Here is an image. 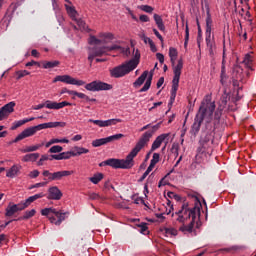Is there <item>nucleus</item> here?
<instances>
[{"label": "nucleus", "instance_id": "c03bdc74", "mask_svg": "<svg viewBox=\"0 0 256 256\" xmlns=\"http://www.w3.org/2000/svg\"><path fill=\"white\" fill-rule=\"evenodd\" d=\"M37 159H39V153L27 154L25 156V161H37Z\"/></svg>", "mask_w": 256, "mask_h": 256}, {"label": "nucleus", "instance_id": "f704fd0d", "mask_svg": "<svg viewBox=\"0 0 256 256\" xmlns=\"http://www.w3.org/2000/svg\"><path fill=\"white\" fill-rule=\"evenodd\" d=\"M154 21L160 31H165V24L163 23V18L160 15L154 14Z\"/></svg>", "mask_w": 256, "mask_h": 256}, {"label": "nucleus", "instance_id": "6ab92c4d", "mask_svg": "<svg viewBox=\"0 0 256 256\" xmlns=\"http://www.w3.org/2000/svg\"><path fill=\"white\" fill-rule=\"evenodd\" d=\"M15 111V102H9L0 109V121L7 119Z\"/></svg>", "mask_w": 256, "mask_h": 256}, {"label": "nucleus", "instance_id": "3c124183", "mask_svg": "<svg viewBox=\"0 0 256 256\" xmlns=\"http://www.w3.org/2000/svg\"><path fill=\"white\" fill-rule=\"evenodd\" d=\"M155 165H157V161H151L149 167L146 170V173H151L153 169H155Z\"/></svg>", "mask_w": 256, "mask_h": 256}, {"label": "nucleus", "instance_id": "774afa93", "mask_svg": "<svg viewBox=\"0 0 256 256\" xmlns=\"http://www.w3.org/2000/svg\"><path fill=\"white\" fill-rule=\"evenodd\" d=\"M14 205H16V209H17L18 212L19 211H24V209H25L22 202L19 203V204H14Z\"/></svg>", "mask_w": 256, "mask_h": 256}, {"label": "nucleus", "instance_id": "9b49d317", "mask_svg": "<svg viewBox=\"0 0 256 256\" xmlns=\"http://www.w3.org/2000/svg\"><path fill=\"white\" fill-rule=\"evenodd\" d=\"M115 39L113 33L110 32H102L98 34V38L95 36H91L89 39L90 45H102L105 43H111Z\"/></svg>", "mask_w": 256, "mask_h": 256}, {"label": "nucleus", "instance_id": "c756f323", "mask_svg": "<svg viewBox=\"0 0 256 256\" xmlns=\"http://www.w3.org/2000/svg\"><path fill=\"white\" fill-rule=\"evenodd\" d=\"M37 213V210L31 209L24 212L23 216L19 217L17 221H27L28 219H31V217H35V214Z\"/></svg>", "mask_w": 256, "mask_h": 256}, {"label": "nucleus", "instance_id": "423d86ee", "mask_svg": "<svg viewBox=\"0 0 256 256\" xmlns=\"http://www.w3.org/2000/svg\"><path fill=\"white\" fill-rule=\"evenodd\" d=\"M89 153V149L83 147H74L71 151L62 152L60 154H52L50 156L43 155L40 161H47L49 159H55V161H61L63 159H71V157H77Z\"/></svg>", "mask_w": 256, "mask_h": 256}, {"label": "nucleus", "instance_id": "37998d69", "mask_svg": "<svg viewBox=\"0 0 256 256\" xmlns=\"http://www.w3.org/2000/svg\"><path fill=\"white\" fill-rule=\"evenodd\" d=\"M43 143L42 144H36V145H33V146H28L26 147L25 151L27 153H31L33 151H39V149H41V147H43Z\"/></svg>", "mask_w": 256, "mask_h": 256}, {"label": "nucleus", "instance_id": "6e6552de", "mask_svg": "<svg viewBox=\"0 0 256 256\" xmlns=\"http://www.w3.org/2000/svg\"><path fill=\"white\" fill-rule=\"evenodd\" d=\"M131 71H135V64H132L128 61L109 70L110 76L114 79H120V77H125V75H129Z\"/></svg>", "mask_w": 256, "mask_h": 256}, {"label": "nucleus", "instance_id": "e2e57ef3", "mask_svg": "<svg viewBox=\"0 0 256 256\" xmlns=\"http://www.w3.org/2000/svg\"><path fill=\"white\" fill-rule=\"evenodd\" d=\"M31 55H32V57H36L37 59H39V57L41 56V54H39V51H37L35 49H33L31 51Z\"/></svg>", "mask_w": 256, "mask_h": 256}, {"label": "nucleus", "instance_id": "4be33fe9", "mask_svg": "<svg viewBox=\"0 0 256 256\" xmlns=\"http://www.w3.org/2000/svg\"><path fill=\"white\" fill-rule=\"evenodd\" d=\"M67 125L65 122H47L43 124L37 125L38 131H41L43 129H55L57 127H65Z\"/></svg>", "mask_w": 256, "mask_h": 256}, {"label": "nucleus", "instance_id": "338daca9", "mask_svg": "<svg viewBox=\"0 0 256 256\" xmlns=\"http://www.w3.org/2000/svg\"><path fill=\"white\" fill-rule=\"evenodd\" d=\"M51 175H53V173L49 172V170L43 172V176L48 177L49 181H51Z\"/></svg>", "mask_w": 256, "mask_h": 256}, {"label": "nucleus", "instance_id": "9d476101", "mask_svg": "<svg viewBox=\"0 0 256 256\" xmlns=\"http://www.w3.org/2000/svg\"><path fill=\"white\" fill-rule=\"evenodd\" d=\"M213 27V19L211 18V13L207 10L206 17V45L209 49V54L214 55L213 49L215 47V42L211 41V31Z\"/></svg>", "mask_w": 256, "mask_h": 256}, {"label": "nucleus", "instance_id": "ea45409f", "mask_svg": "<svg viewBox=\"0 0 256 256\" xmlns=\"http://www.w3.org/2000/svg\"><path fill=\"white\" fill-rule=\"evenodd\" d=\"M103 179V173L94 174V176L89 178V181L94 185H97Z\"/></svg>", "mask_w": 256, "mask_h": 256}, {"label": "nucleus", "instance_id": "5701e85b", "mask_svg": "<svg viewBox=\"0 0 256 256\" xmlns=\"http://www.w3.org/2000/svg\"><path fill=\"white\" fill-rule=\"evenodd\" d=\"M55 216H50L49 217V221L51 223H54V225H61V223H63V221H65V215L66 213H63L61 211H57V209H55L54 212ZM56 217V218H55ZM58 219V220H57Z\"/></svg>", "mask_w": 256, "mask_h": 256}, {"label": "nucleus", "instance_id": "09e8293b", "mask_svg": "<svg viewBox=\"0 0 256 256\" xmlns=\"http://www.w3.org/2000/svg\"><path fill=\"white\" fill-rule=\"evenodd\" d=\"M141 11H144V13H153V7L149 5H142L140 6Z\"/></svg>", "mask_w": 256, "mask_h": 256}, {"label": "nucleus", "instance_id": "de8ad7c7", "mask_svg": "<svg viewBox=\"0 0 256 256\" xmlns=\"http://www.w3.org/2000/svg\"><path fill=\"white\" fill-rule=\"evenodd\" d=\"M226 70H225V59H222V67H221V83L223 84V82L225 81V75Z\"/></svg>", "mask_w": 256, "mask_h": 256}, {"label": "nucleus", "instance_id": "7ed1b4c3", "mask_svg": "<svg viewBox=\"0 0 256 256\" xmlns=\"http://www.w3.org/2000/svg\"><path fill=\"white\" fill-rule=\"evenodd\" d=\"M161 129V122L157 123L154 126H151V129L144 132L139 140L137 141L136 145L132 148L129 154L126 156V161H133L139 153H141L142 149H145L146 145L151 141V137L157 133Z\"/></svg>", "mask_w": 256, "mask_h": 256}, {"label": "nucleus", "instance_id": "49530a36", "mask_svg": "<svg viewBox=\"0 0 256 256\" xmlns=\"http://www.w3.org/2000/svg\"><path fill=\"white\" fill-rule=\"evenodd\" d=\"M16 75H18L17 79H22V77H27V75H31V72L27 70H19L16 72Z\"/></svg>", "mask_w": 256, "mask_h": 256}, {"label": "nucleus", "instance_id": "7c9ffc66", "mask_svg": "<svg viewBox=\"0 0 256 256\" xmlns=\"http://www.w3.org/2000/svg\"><path fill=\"white\" fill-rule=\"evenodd\" d=\"M225 105H227V100H222V105H220L214 114V119L219 121L221 119V115H223V109H225Z\"/></svg>", "mask_w": 256, "mask_h": 256}, {"label": "nucleus", "instance_id": "864d4df0", "mask_svg": "<svg viewBox=\"0 0 256 256\" xmlns=\"http://www.w3.org/2000/svg\"><path fill=\"white\" fill-rule=\"evenodd\" d=\"M148 44L150 45V49L153 53H156L157 51V46H155V43L153 42V40L148 39Z\"/></svg>", "mask_w": 256, "mask_h": 256}, {"label": "nucleus", "instance_id": "6e6d98bb", "mask_svg": "<svg viewBox=\"0 0 256 256\" xmlns=\"http://www.w3.org/2000/svg\"><path fill=\"white\" fill-rule=\"evenodd\" d=\"M29 177L31 179H36V177H39V171L38 170L31 171L30 174H29Z\"/></svg>", "mask_w": 256, "mask_h": 256}, {"label": "nucleus", "instance_id": "e433bc0d", "mask_svg": "<svg viewBox=\"0 0 256 256\" xmlns=\"http://www.w3.org/2000/svg\"><path fill=\"white\" fill-rule=\"evenodd\" d=\"M243 64L248 69H253V56H251V54H246L243 60Z\"/></svg>", "mask_w": 256, "mask_h": 256}, {"label": "nucleus", "instance_id": "f3484780", "mask_svg": "<svg viewBox=\"0 0 256 256\" xmlns=\"http://www.w3.org/2000/svg\"><path fill=\"white\" fill-rule=\"evenodd\" d=\"M88 123H94V125H97L98 127H111L113 125H117V123H123V120L119 118H113L108 120H93L89 119Z\"/></svg>", "mask_w": 256, "mask_h": 256}, {"label": "nucleus", "instance_id": "2f4dec72", "mask_svg": "<svg viewBox=\"0 0 256 256\" xmlns=\"http://www.w3.org/2000/svg\"><path fill=\"white\" fill-rule=\"evenodd\" d=\"M151 81H153V72H150L144 86L140 89V93H145V91H149L151 88Z\"/></svg>", "mask_w": 256, "mask_h": 256}, {"label": "nucleus", "instance_id": "473e14b6", "mask_svg": "<svg viewBox=\"0 0 256 256\" xmlns=\"http://www.w3.org/2000/svg\"><path fill=\"white\" fill-rule=\"evenodd\" d=\"M178 55H179V52L177 51V48H173V47L169 48V57L172 65H175V61H177Z\"/></svg>", "mask_w": 256, "mask_h": 256}, {"label": "nucleus", "instance_id": "cd10ccee", "mask_svg": "<svg viewBox=\"0 0 256 256\" xmlns=\"http://www.w3.org/2000/svg\"><path fill=\"white\" fill-rule=\"evenodd\" d=\"M31 121H35V117H31V118H25L23 120H18L15 121L12 126H11V130L15 131V129H19V127H22V125H25V123H29Z\"/></svg>", "mask_w": 256, "mask_h": 256}, {"label": "nucleus", "instance_id": "13d9d810", "mask_svg": "<svg viewBox=\"0 0 256 256\" xmlns=\"http://www.w3.org/2000/svg\"><path fill=\"white\" fill-rule=\"evenodd\" d=\"M74 90H69L67 88H62L60 95H65V93H68V95H73Z\"/></svg>", "mask_w": 256, "mask_h": 256}, {"label": "nucleus", "instance_id": "2eb2a0df", "mask_svg": "<svg viewBox=\"0 0 256 256\" xmlns=\"http://www.w3.org/2000/svg\"><path fill=\"white\" fill-rule=\"evenodd\" d=\"M87 91H111L113 85L107 84L102 81H92L85 85Z\"/></svg>", "mask_w": 256, "mask_h": 256}, {"label": "nucleus", "instance_id": "f257e3e1", "mask_svg": "<svg viewBox=\"0 0 256 256\" xmlns=\"http://www.w3.org/2000/svg\"><path fill=\"white\" fill-rule=\"evenodd\" d=\"M195 205L191 207L189 202H184L179 210L172 213L173 221L180 223L179 231L187 235V233H193L195 227V219L199 217L201 213V202L199 198H194Z\"/></svg>", "mask_w": 256, "mask_h": 256}, {"label": "nucleus", "instance_id": "c9c22d12", "mask_svg": "<svg viewBox=\"0 0 256 256\" xmlns=\"http://www.w3.org/2000/svg\"><path fill=\"white\" fill-rule=\"evenodd\" d=\"M74 21L77 23V26H78V28L77 26H74V29H79L80 31H89V27L87 26L85 21L77 18Z\"/></svg>", "mask_w": 256, "mask_h": 256}, {"label": "nucleus", "instance_id": "680f3d73", "mask_svg": "<svg viewBox=\"0 0 256 256\" xmlns=\"http://www.w3.org/2000/svg\"><path fill=\"white\" fill-rule=\"evenodd\" d=\"M39 187H45V182L36 183L30 187V189H37Z\"/></svg>", "mask_w": 256, "mask_h": 256}, {"label": "nucleus", "instance_id": "f03ea898", "mask_svg": "<svg viewBox=\"0 0 256 256\" xmlns=\"http://www.w3.org/2000/svg\"><path fill=\"white\" fill-rule=\"evenodd\" d=\"M215 112V102L211 101V96L206 95L201 102L199 110L195 116L194 123L192 125V133L197 135L201 129V123H211L213 120V113Z\"/></svg>", "mask_w": 256, "mask_h": 256}, {"label": "nucleus", "instance_id": "a878e982", "mask_svg": "<svg viewBox=\"0 0 256 256\" xmlns=\"http://www.w3.org/2000/svg\"><path fill=\"white\" fill-rule=\"evenodd\" d=\"M160 231L161 233L166 235V237H177V235H179V230L173 227H170V228L163 227V228H160Z\"/></svg>", "mask_w": 256, "mask_h": 256}, {"label": "nucleus", "instance_id": "0e129e2a", "mask_svg": "<svg viewBox=\"0 0 256 256\" xmlns=\"http://www.w3.org/2000/svg\"><path fill=\"white\" fill-rule=\"evenodd\" d=\"M163 83H165V78H163V77L159 78V80L157 82V88L159 89L160 87H162Z\"/></svg>", "mask_w": 256, "mask_h": 256}, {"label": "nucleus", "instance_id": "1a4fd4ad", "mask_svg": "<svg viewBox=\"0 0 256 256\" xmlns=\"http://www.w3.org/2000/svg\"><path fill=\"white\" fill-rule=\"evenodd\" d=\"M165 143V146L163 147V150L167 147V143H169V133H164L159 135L152 143L151 149L146 155V161H149L151 158V155H153V151H157Z\"/></svg>", "mask_w": 256, "mask_h": 256}, {"label": "nucleus", "instance_id": "4d7b16f0", "mask_svg": "<svg viewBox=\"0 0 256 256\" xmlns=\"http://www.w3.org/2000/svg\"><path fill=\"white\" fill-rule=\"evenodd\" d=\"M156 58L158 59L159 63L161 64L165 63V56H163V54L157 53Z\"/></svg>", "mask_w": 256, "mask_h": 256}, {"label": "nucleus", "instance_id": "b1692460", "mask_svg": "<svg viewBox=\"0 0 256 256\" xmlns=\"http://www.w3.org/2000/svg\"><path fill=\"white\" fill-rule=\"evenodd\" d=\"M75 172L73 170H63L54 172L51 175V181H61L62 177H69L70 175H73Z\"/></svg>", "mask_w": 256, "mask_h": 256}, {"label": "nucleus", "instance_id": "79ce46f5", "mask_svg": "<svg viewBox=\"0 0 256 256\" xmlns=\"http://www.w3.org/2000/svg\"><path fill=\"white\" fill-rule=\"evenodd\" d=\"M55 213V208H44L41 210V215H43V217H51L50 215H54Z\"/></svg>", "mask_w": 256, "mask_h": 256}, {"label": "nucleus", "instance_id": "aec40b11", "mask_svg": "<svg viewBox=\"0 0 256 256\" xmlns=\"http://www.w3.org/2000/svg\"><path fill=\"white\" fill-rule=\"evenodd\" d=\"M63 197V192L59 190V187L52 186L48 189V196L47 199L51 201H59Z\"/></svg>", "mask_w": 256, "mask_h": 256}, {"label": "nucleus", "instance_id": "4468645a", "mask_svg": "<svg viewBox=\"0 0 256 256\" xmlns=\"http://www.w3.org/2000/svg\"><path fill=\"white\" fill-rule=\"evenodd\" d=\"M133 161H103L99 167H112L113 169H131Z\"/></svg>", "mask_w": 256, "mask_h": 256}, {"label": "nucleus", "instance_id": "ddd939ff", "mask_svg": "<svg viewBox=\"0 0 256 256\" xmlns=\"http://www.w3.org/2000/svg\"><path fill=\"white\" fill-rule=\"evenodd\" d=\"M66 83V85H76V87H83L85 85V81L77 80L76 78L72 77L71 75H58L53 79V83Z\"/></svg>", "mask_w": 256, "mask_h": 256}, {"label": "nucleus", "instance_id": "72a5a7b5", "mask_svg": "<svg viewBox=\"0 0 256 256\" xmlns=\"http://www.w3.org/2000/svg\"><path fill=\"white\" fill-rule=\"evenodd\" d=\"M15 213H18L17 210V205L13 204H9L8 207L6 208V213L5 216L6 217H13L15 215Z\"/></svg>", "mask_w": 256, "mask_h": 256}, {"label": "nucleus", "instance_id": "bb28decb", "mask_svg": "<svg viewBox=\"0 0 256 256\" xmlns=\"http://www.w3.org/2000/svg\"><path fill=\"white\" fill-rule=\"evenodd\" d=\"M21 171L20 165H13L6 173V177H9L10 179H13L14 177H17Z\"/></svg>", "mask_w": 256, "mask_h": 256}, {"label": "nucleus", "instance_id": "a18cd8bd", "mask_svg": "<svg viewBox=\"0 0 256 256\" xmlns=\"http://www.w3.org/2000/svg\"><path fill=\"white\" fill-rule=\"evenodd\" d=\"M61 151H63V147L60 146V145H55V146H52L49 150H48V153H61Z\"/></svg>", "mask_w": 256, "mask_h": 256}, {"label": "nucleus", "instance_id": "0eeeda50", "mask_svg": "<svg viewBox=\"0 0 256 256\" xmlns=\"http://www.w3.org/2000/svg\"><path fill=\"white\" fill-rule=\"evenodd\" d=\"M174 77L172 80L171 99L177 97V89H179V80L181 79V71H183V59H179L177 64H172Z\"/></svg>", "mask_w": 256, "mask_h": 256}, {"label": "nucleus", "instance_id": "a211bd4d", "mask_svg": "<svg viewBox=\"0 0 256 256\" xmlns=\"http://www.w3.org/2000/svg\"><path fill=\"white\" fill-rule=\"evenodd\" d=\"M37 131H39L37 126L26 128L15 138V143L18 141H23V139H27V137H33Z\"/></svg>", "mask_w": 256, "mask_h": 256}, {"label": "nucleus", "instance_id": "412c9836", "mask_svg": "<svg viewBox=\"0 0 256 256\" xmlns=\"http://www.w3.org/2000/svg\"><path fill=\"white\" fill-rule=\"evenodd\" d=\"M65 2L66 3L64 4V7L66 9L68 16L70 17V19H72V21H77V17H79V13L75 9V6H73V3H71V1L69 0H65Z\"/></svg>", "mask_w": 256, "mask_h": 256}, {"label": "nucleus", "instance_id": "f8f14e48", "mask_svg": "<svg viewBox=\"0 0 256 256\" xmlns=\"http://www.w3.org/2000/svg\"><path fill=\"white\" fill-rule=\"evenodd\" d=\"M73 104L67 101L63 102H52L50 100H47L45 104H38L33 107L34 111H39V109H43V107H46V109H54L59 110L63 109V107H71Z\"/></svg>", "mask_w": 256, "mask_h": 256}, {"label": "nucleus", "instance_id": "393cba45", "mask_svg": "<svg viewBox=\"0 0 256 256\" xmlns=\"http://www.w3.org/2000/svg\"><path fill=\"white\" fill-rule=\"evenodd\" d=\"M45 197V193H38L33 196H30L28 199H26L24 202H22V205L24 209H27L31 203H34V201H37V199H43Z\"/></svg>", "mask_w": 256, "mask_h": 256}, {"label": "nucleus", "instance_id": "dca6fc26", "mask_svg": "<svg viewBox=\"0 0 256 256\" xmlns=\"http://www.w3.org/2000/svg\"><path fill=\"white\" fill-rule=\"evenodd\" d=\"M123 134H115L106 138H100L92 141V147H101L102 145H107L112 141H118V139H123Z\"/></svg>", "mask_w": 256, "mask_h": 256}, {"label": "nucleus", "instance_id": "5fc2aeb1", "mask_svg": "<svg viewBox=\"0 0 256 256\" xmlns=\"http://www.w3.org/2000/svg\"><path fill=\"white\" fill-rule=\"evenodd\" d=\"M139 227H140V233H143V235H145V233H147V229H148L147 223H142L139 225Z\"/></svg>", "mask_w": 256, "mask_h": 256}, {"label": "nucleus", "instance_id": "39448f33", "mask_svg": "<svg viewBox=\"0 0 256 256\" xmlns=\"http://www.w3.org/2000/svg\"><path fill=\"white\" fill-rule=\"evenodd\" d=\"M109 51H119L120 53H123L125 51V48L114 44L112 46H93L88 48V61L90 62V66L93 65V61L96 59V57H104V55H107Z\"/></svg>", "mask_w": 256, "mask_h": 256}, {"label": "nucleus", "instance_id": "bf43d9fd", "mask_svg": "<svg viewBox=\"0 0 256 256\" xmlns=\"http://www.w3.org/2000/svg\"><path fill=\"white\" fill-rule=\"evenodd\" d=\"M139 19L142 23H149V16L147 15H140Z\"/></svg>", "mask_w": 256, "mask_h": 256}, {"label": "nucleus", "instance_id": "4c0bfd02", "mask_svg": "<svg viewBox=\"0 0 256 256\" xmlns=\"http://www.w3.org/2000/svg\"><path fill=\"white\" fill-rule=\"evenodd\" d=\"M60 62L55 60V61H45L42 63V66L44 69H53L55 67H59Z\"/></svg>", "mask_w": 256, "mask_h": 256}, {"label": "nucleus", "instance_id": "052dcab7", "mask_svg": "<svg viewBox=\"0 0 256 256\" xmlns=\"http://www.w3.org/2000/svg\"><path fill=\"white\" fill-rule=\"evenodd\" d=\"M153 33L154 35H156V37L161 41V43H163V36H161V34L159 33V31H157V29H153Z\"/></svg>", "mask_w": 256, "mask_h": 256}, {"label": "nucleus", "instance_id": "20e7f679", "mask_svg": "<svg viewBox=\"0 0 256 256\" xmlns=\"http://www.w3.org/2000/svg\"><path fill=\"white\" fill-rule=\"evenodd\" d=\"M200 145L201 147L198 148L196 159L197 161H207L211 157V153H213V131L202 135Z\"/></svg>", "mask_w": 256, "mask_h": 256}, {"label": "nucleus", "instance_id": "58836bf2", "mask_svg": "<svg viewBox=\"0 0 256 256\" xmlns=\"http://www.w3.org/2000/svg\"><path fill=\"white\" fill-rule=\"evenodd\" d=\"M141 59V53H139V50H134V58L127 61L128 63H132V65H135V69H137V65H139V60Z\"/></svg>", "mask_w": 256, "mask_h": 256}, {"label": "nucleus", "instance_id": "603ef678", "mask_svg": "<svg viewBox=\"0 0 256 256\" xmlns=\"http://www.w3.org/2000/svg\"><path fill=\"white\" fill-rule=\"evenodd\" d=\"M185 42H184V47H187V43H189V26L186 25V29H185Z\"/></svg>", "mask_w": 256, "mask_h": 256}, {"label": "nucleus", "instance_id": "a19ab883", "mask_svg": "<svg viewBox=\"0 0 256 256\" xmlns=\"http://www.w3.org/2000/svg\"><path fill=\"white\" fill-rule=\"evenodd\" d=\"M75 97H78L79 99H85V101H96L95 98H92V99H89V96H87L86 94L84 93H81V92H77L74 90V92H72Z\"/></svg>", "mask_w": 256, "mask_h": 256}, {"label": "nucleus", "instance_id": "8fccbe9b", "mask_svg": "<svg viewBox=\"0 0 256 256\" xmlns=\"http://www.w3.org/2000/svg\"><path fill=\"white\" fill-rule=\"evenodd\" d=\"M169 175H171V173H168L164 178H162L159 181L158 187H165V185H167V181H165V179H167V177H169Z\"/></svg>", "mask_w": 256, "mask_h": 256}, {"label": "nucleus", "instance_id": "c85d7f7f", "mask_svg": "<svg viewBox=\"0 0 256 256\" xmlns=\"http://www.w3.org/2000/svg\"><path fill=\"white\" fill-rule=\"evenodd\" d=\"M149 76V71H144L141 76L133 83V86L138 89V87H141L143 83H145V79Z\"/></svg>", "mask_w": 256, "mask_h": 256}, {"label": "nucleus", "instance_id": "69168bd1", "mask_svg": "<svg viewBox=\"0 0 256 256\" xmlns=\"http://www.w3.org/2000/svg\"><path fill=\"white\" fill-rule=\"evenodd\" d=\"M160 154L152 152V160L151 161H159Z\"/></svg>", "mask_w": 256, "mask_h": 256}]
</instances>
